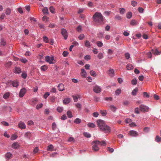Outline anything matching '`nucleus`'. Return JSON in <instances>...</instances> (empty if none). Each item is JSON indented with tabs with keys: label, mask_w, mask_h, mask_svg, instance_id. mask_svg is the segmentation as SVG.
<instances>
[{
	"label": "nucleus",
	"mask_w": 161,
	"mask_h": 161,
	"mask_svg": "<svg viewBox=\"0 0 161 161\" xmlns=\"http://www.w3.org/2000/svg\"><path fill=\"white\" fill-rule=\"evenodd\" d=\"M97 122L98 126L101 130L104 131L105 133H109L110 132V127L105 125L103 120L98 119L97 120Z\"/></svg>",
	"instance_id": "1"
},
{
	"label": "nucleus",
	"mask_w": 161,
	"mask_h": 161,
	"mask_svg": "<svg viewBox=\"0 0 161 161\" xmlns=\"http://www.w3.org/2000/svg\"><path fill=\"white\" fill-rule=\"evenodd\" d=\"M93 19L98 24L102 25L104 23L103 17L100 13H95L93 15Z\"/></svg>",
	"instance_id": "2"
},
{
	"label": "nucleus",
	"mask_w": 161,
	"mask_h": 161,
	"mask_svg": "<svg viewBox=\"0 0 161 161\" xmlns=\"http://www.w3.org/2000/svg\"><path fill=\"white\" fill-rule=\"evenodd\" d=\"M140 110L142 112H148L149 110V108L144 105H141L139 106Z\"/></svg>",
	"instance_id": "3"
},
{
	"label": "nucleus",
	"mask_w": 161,
	"mask_h": 161,
	"mask_svg": "<svg viewBox=\"0 0 161 161\" xmlns=\"http://www.w3.org/2000/svg\"><path fill=\"white\" fill-rule=\"evenodd\" d=\"M45 60L50 64H53L54 63L53 62L54 60V57L53 56L50 57L49 56H47L45 58Z\"/></svg>",
	"instance_id": "4"
},
{
	"label": "nucleus",
	"mask_w": 161,
	"mask_h": 161,
	"mask_svg": "<svg viewBox=\"0 0 161 161\" xmlns=\"http://www.w3.org/2000/svg\"><path fill=\"white\" fill-rule=\"evenodd\" d=\"M93 90L95 92L98 93L101 92V88L100 86L96 85L93 86Z\"/></svg>",
	"instance_id": "5"
},
{
	"label": "nucleus",
	"mask_w": 161,
	"mask_h": 161,
	"mask_svg": "<svg viewBox=\"0 0 161 161\" xmlns=\"http://www.w3.org/2000/svg\"><path fill=\"white\" fill-rule=\"evenodd\" d=\"M61 33L65 39L66 40L68 36V34L67 31L64 29L62 28L61 29Z\"/></svg>",
	"instance_id": "6"
},
{
	"label": "nucleus",
	"mask_w": 161,
	"mask_h": 161,
	"mask_svg": "<svg viewBox=\"0 0 161 161\" xmlns=\"http://www.w3.org/2000/svg\"><path fill=\"white\" fill-rule=\"evenodd\" d=\"M100 142L98 141H94L92 142V149H95V147H99Z\"/></svg>",
	"instance_id": "7"
},
{
	"label": "nucleus",
	"mask_w": 161,
	"mask_h": 161,
	"mask_svg": "<svg viewBox=\"0 0 161 161\" xmlns=\"http://www.w3.org/2000/svg\"><path fill=\"white\" fill-rule=\"evenodd\" d=\"M129 134L130 136H136L138 135L136 131L133 130L129 131Z\"/></svg>",
	"instance_id": "8"
},
{
	"label": "nucleus",
	"mask_w": 161,
	"mask_h": 161,
	"mask_svg": "<svg viewBox=\"0 0 161 161\" xmlns=\"http://www.w3.org/2000/svg\"><path fill=\"white\" fill-rule=\"evenodd\" d=\"M18 126L21 129H25L26 128V125L25 124L22 122H20L19 123Z\"/></svg>",
	"instance_id": "9"
},
{
	"label": "nucleus",
	"mask_w": 161,
	"mask_h": 161,
	"mask_svg": "<svg viewBox=\"0 0 161 161\" xmlns=\"http://www.w3.org/2000/svg\"><path fill=\"white\" fill-rule=\"evenodd\" d=\"M12 156V154L11 153H7L5 155V158L8 160L11 158Z\"/></svg>",
	"instance_id": "10"
},
{
	"label": "nucleus",
	"mask_w": 161,
	"mask_h": 161,
	"mask_svg": "<svg viewBox=\"0 0 161 161\" xmlns=\"http://www.w3.org/2000/svg\"><path fill=\"white\" fill-rule=\"evenodd\" d=\"M26 90L25 88H22L21 89L19 94V96L20 97H22L25 94Z\"/></svg>",
	"instance_id": "11"
},
{
	"label": "nucleus",
	"mask_w": 161,
	"mask_h": 161,
	"mask_svg": "<svg viewBox=\"0 0 161 161\" xmlns=\"http://www.w3.org/2000/svg\"><path fill=\"white\" fill-rule=\"evenodd\" d=\"M58 90L60 91H63L64 89V85L61 83L60 84L58 85Z\"/></svg>",
	"instance_id": "12"
},
{
	"label": "nucleus",
	"mask_w": 161,
	"mask_h": 161,
	"mask_svg": "<svg viewBox=\"0 0 161 161\" xmlns=\"http://www.w3.org/2000/svg\"><path fill=\"white\" fill-rule=\"evenodd\" d=\"M19 147V144L17 142H15L13 143L11 145V147L12 148L14 149H16L18 148Z\"/></svg>",
	"instance_id": "13"
},
{
	"label": "nucleus",
	"mask_w": 161,
	"mask_h": 161,
	"mask_svg": "<svg viewBox=\"0 0 161 161\" xmlns=\"http://www.w3.org/2000/svg\"><path fill=\"white\" fill-rule=\"evenodd\" d=\"M108 74L110 75L111 77H113L114 76V72L113 69H110L108 71Z\"/></svg>",
	"instance_id": "14"
},
{
	"label": "nucleus",
	"mask_w": 161,
	"mask_h": 161,
	"mask_svg": "<svg viewBox=\"0 0 161 161\" xmlns=\"http://www.w3.org/2000/svg\"><path fill=\"white\" fill-rule=\"evenodd\" d=\"M152 52L153 54H154L156 55H158L161 54V52H159L157 49H155L154 50L153 49L152 50Z\"/></svg>",
	"instance_id": "15"
},
{
	"label": "nucleus",
	"mask_w": 161,
	"mask_h": 161,
	"mask_svg": "<svg viewBox=\"0 0 161 161\" xmlns=\"http://www.w3.org/2000/svg\"><path fill=\"white\" fill-rule=\"evenodd\" d=\"M25 137L27 138H30L32 136L31 132H27L25 134Z\"/></svg>",
	"instance_id": "16"
},
{
	"label": "nucleus",
	"mask_w": 161,
	"mask_h": 161,
	"mask_svg": "<svg viewBox=\"0 0 161 161\" xmlns=\"http://www.w3.org/2000/svg\"><path fill=\"white\" fill-rule=\"evenodd\" d=\"M14 72L16 73H21V69L19 67H15L14 69Z\"/></svg>",
	"instance_id": "17"
},
{
	"label": "nucleus",
	"mask_w": 161,
	"mask_h": 161,
	"mask_svg": "<svg viewBox=\"0 0 161 161\" xmlns=\"http://www.w3.org/2000/svg\"><path fill=\"white\" fill-rule=\"evenodd\" d=\"M81 76L83 77H85L86 76V73L84 69H81Z\"/></svg>",
	"instance_id": "18"
},
{
	"label": "nucleus",
	"mask_w": 161,
	"mask_h": 161,
	"mask_svg": "<svg viewBox=\"0 0 161 161\" xmlns=\"http://www.w3.org/2000/svg\"><path fill=\"white\" fill-rule=\"evenodd\" d=\"M12 84L14 87H17L19 85L18 82L17 80H14L12 81Z\"/></svg>",
	"instance_id": "19"
},
{
	"label": "nucleus",
	"mask_w": 161,
	"mask_h": 161,
	"mask_svg": "<svg viewBox=\"0 0 161 161\" xmlns=\"http://www.w3.org/2000/svg\"><path fill=\"white\" fill-rule=\"evenodd\" d=\"M126 68L128 70H131L133 69V67L131 64H128L126 66Z\"/></svg>",
	"instance_id": "20"
},
{
	"label": "nucleus",
	"mask_w": 161,
	"mask_h": 161,
	"mask_svg": "<svg viewBox=\"0 0 161 161\" xmlns=\"http://www.w3.org/2000/svg\"><path fill=\"white\" fill-rule=\"evenodd\" d=\"M70 99L67 98L64 99L63 100V103L64 104H67L69 103L70 102Z\"/></svg>",
	"instance_id": "21"
},
{
	"label": "nucleus",
	"mask_w": 161,
	"mask_h": 161,
	"mask_svg": "<svg viewBox=\"0 0 161 161\" xmlns=\"http://www.w3.org/2000/svg\"><path fill=\"white\" fill-rule=\"evenodd\" d=\"M85 46L88 48L90 47L91 46L90 43L87 40H86L85 42Z\"/></svg>",
	"instance_id": "22"
},
{
	"label": "nucleus",
	"mask_w": 161,
	"mask_h": 161,
	"mask_svg": "<svg viewBox=\"0 0 161 161\" xmlns=\"http://www.w3.org/2000/svg\"><path fill=\"white\" fill-rule=\"evenodd\" d=\"M138 89L137 88H136L134 89L132 92L131 94L132 95L135 96L138 91Z\"/></svg>",
	"instance_id": "23"
},
{
	"label": "nucleus",
	"mask_w": 161,
	"mask_h": 161,
	"mask_svg": "<svg viewBox=\"0 0 161 161\" xmlns=\"http://www.w3.org/2000/svg\"><path fill=\"white\" fill-rule=\"evenodd\" d=\"M109 107L111 110L113 112H115L117 109V108L113 105H111Z\"/></svg>",
	"instance_id": "24"
},
{
	"label": "nucleus",
	"mask_w": 161,
	"mask_h": 161,
	"mask_svg": "<svg viewBox=\"0 0 161 161\" xmlns=\"http://www.w3.org/2000/svg\"><path fill=\"white\" fill-rule=\"evenodd\" d=\"M11 12V10L10 8H8L6 9L5 13L7 15H9L10 14Z\"/></svg>",
	"instance_id": "25"
},
{
	"label": "nucleus",
	"mask_w": 161,
	"mask_h": 161,
	"mask_svg": "<svg viewBox=\"0 0 161 161\" xmlns=\"http://www.w3.org/2000/svg\"><path fill=\"white\" fill-rule=\"evenodd\" d=\"M100 113L103 116H105L107 114L106 111L105 110H101Z\"/></svg>",
	"instance_id": "26"
},
{
	"label": "nucleus",
	"mask_w": 161,
	"mask_h": 161,
	"mask_svg": "<svg viewBox=\"0 0 161 161\" xmlns=\"http://www.w3.org/2000/svg\"><path fill=\"white\" fill-rule=\"evenodd\" d=\"M10 96L9 92H7L4 94L3 96V98L5 99H7Z\"/></svg>",
	"instance_id": "27"
},
{
	"label": "nucleus",
	"mask_w": 161,
	"mask_h": 161,
	"mask_svg": "<svg viewBox=\"0 0 161 161\" xmlns=\"http://www.w3.org/2000/svg\"><path fill=\"white\" fill-rule=\"evenodd\" d=\"M155 141L157 142H159L161 141V137H159L158 136H157L155 137Z\"/></svg>",
	"instance_id": "28"
},
{
	"label": "nucleus",
	"mask_w": 161,
	"mask_h": 161,
	"mask_svg": "<svg viewBox=\"0 0 161 161\" xmlns=\"http://www.w3.org/2000/svg\"><path fill=\"white\" fill-rule=\"evenodd\" d=\"M131 84L133 85H136L137 83V80L136 79H134L131 81Z\"/></svg>",
	"instance_id": "29"
},
{
	"label": "nucleus",
	"mask_w": 161,
	"mask_h": 161,
	"mask_svg": "<svg viewBox=\"0 0 161 161\" xmlns=\"http://www.w3.org/2000/svg\"><path fill=\"white\" fill-rule=\"evenodd\" d=\"M67 114L69 118H71L73 117L72 113L70 111L67 112Z\"/></svg>",
	"instance_id": "30"
},
{
	"label": "nucleus",
	"mask_w": 161,
	"mask_h": 161,
	"mask_svg": "<svg viewBox=\"0 0 161 161\" xmlns=\"http://www.w3.org/2000/svg\"><path fill=\"white\" fill-rule=\"evenodd\" d=\"M1 45L3 46H5L6 44V42L3 39H1L0 42Z\"/></svg>",
	"instance_id": "31"
},
{
	"label": "nucleus",
	"mask_w": 161,
	"mask_h": 161,
	"mask_svg": "<svg viewBox=\"0 0 161 161\" xmlns=\"http://www.w3.org/2000/svg\"><path fill=\"white\" fill-rule=\"evenodd\" d=\"M12 62L11 61H9L7 63L5 64V67H6L9 68L12 65Z\"/></svg>",
	"instance_id": "32"
},
{
	"label": "nucleus",
	"mask_w": 161,
	"mask_h": 161,
	"mask_svg": "<svg viewBox=\"0 0 161 161\" xmlns=\"http://www.w3.org/2000/svg\"><path fill=\"white\" fill-rule=\"evenodd\" d=\"M87 125L90 127L94 128L95 127V125L93 123H89Z\"/></svg>",
	"instance_id": "33"
},
{
	"label": "nucleus",
	"mask_w": 161,
	"mask_h": 161,
	"mask_svg": "<svg viewBox=\"0 0 161 161\" xmlns=\"http://www.w3.org/2000/svg\"><path fill=\"white\" fill-rule=\"evenodd\" d=\"M47 69V67L46 65H43L42 66L41 68V70L45 71Z\"/></svg>",
	"instance_id": "34"
},
{
	"label": "nucleus",
	"mask_w": 161,
	"mask_h": 161,
	"mask_svg": "<svg viewBox=\"0 0 161 161\" xmlns=\"http://www.w3.org/2000/svg\"><path fill=\"white\" fill-rule=\"evenodd\" d=\"M119 12L120 14H123L125 12V9L123 8H120L119 9Z\"/></svg>",
	"instance_id": "35"
},
{
	"label": "nucleus",
	"mask_w": 161,
	"mask_h": 161,
	"mask_svg": "<svg viewBox=\"0 0 161 161\" xmlns=\"http://www.w3.org/2000/svg\"><path fill=\"white\" fill-rule=\"evenodd\" d=\"M83 135L85 137L87 138H90L91 136V134L88 133L84 132Z\"/></svg>",
	"instance_id": "36"
},
{
	"label": "nucleus",
	"mask_w": 161,
	"mask_h": 161,
	"mask_svg": "<svg viewBox=\"0 0 161 161\" xmlns=\"http://www.w3.org/2000/svg\"><path fill=\"white\" fill-rule=\"evenodd\" d=\"M81 120L79 118L76 119L74 121V122L76 124H79L81 122Z\"/></svg>",
	"instance_id": "37"
},
{
	"label": "nucleus",
	"mask_w": 161,
	"mask_h": 161,
	"mask_svg": "<svg viewBox=\"0 0 161 161\" xmlns=\"http://www.w3.org/2000/svg\"><path fill=\"white\" fill-rule=\"evenodd\" d=\"M97 44L99 47H101L103 45V43L100 41L97 42Z\"/></svg>",
	"instance_id": "38"
},
{
	"label": "nucleus",
	"mask_w": 161,
	"mask_h": 161,
	"mask_svg": "<svg viewBox=\"0 0 161 161\" xmlns=\"http://www.w3.org/2000/svg\"><path fill=\"white\" fill-rule=\"evenodd\" d=\"M132 14L131 12H129L126 14V17L128 19H130L132 16Z\"/></svg>",
	"instance_id": "39"
},
{
	"label": "nucleus",
	"mask_w": 161,
	"mask_h": 161,
	"mask_svg": "<svg viewBox=\"0 0 161 161\" xmlns=\"http://www.w3.org/2000/svg\"><path fill=\"white\" fill-rule=\"evenodd\" d=\"M53 148V146L52 145H50L48 146L47 150L52 151Z\"/></svg>",
	"instance_id": "40"
},
{
	"label": "nucleus",
	"mask_w": 161,
	"mask_h": 161,
	"mask_svg": "<svg viewBox=\"0 0 161 161\" xmlns=\"http://www.w3.org/2000/svg\"><path fill=\"white\" fill-rule=\"evenodd\" d=\"M56 97L55 96H53L50 97V100L51 102L53 103L55 101Z\"/></svg>",
	"instance_id": "41"
},
{
	"label": "nucleus",
	"mask_w": 161,
	"mask_h": 161,
	"mask_svg": "<svg viewBox=\"0 0 161 161\" xmlns=\"http://www.w3.org/2000/svg\"><path fill=\"white\" fill-rule=\"evenodd\" d=\"M57 111L59 112H61L63 110V108L62 107H58L57 108Z\"/></svg>",
	"instance_id": "42"
},
{
	"label": "nucleus",
	"mask_w": 161,
	"mask_h": 161,
	"mask_svg": "<svg viewBox=\"0 0 161 161\" xmlns=\"http://www.w3.org/2000/svg\"><path fill=\"white\" fill-rule=\"evenodd\" d=\"M68 54L69 53L68 52L66 51H64L63 52L62 55L64 57H66L67 56Z\"/></svg>",
	"instance_id": "43"
},
{
	"label": "nucleus",
	"mask_w": 161,
	"mask_h": 161,
	"mask_svg": "<svg viewBox=\"0 0 161 161\" xmlns=\"http://www.w3.org/2000/svg\"><path fill=\"white\" fill-rule=\"evenodd\" d=\"M97 57L99 59H102L103 57V54L102 53H100L97 55Z\"/></svg>",
	"instance_id": "44"
},
{
	"label": "nucleus",
	"mask_w": 161,
	"mask_h": 161,
	"mask_svg": "<svg viewBox=\"0 0 161 161\" xmlns=\"http://www.w3.org/2000/svg\"><path fill=\"white\" fill-rule=\"evenodd\" d=\"M121 92V90L120 89H118L115 91V93L116 95H119Z\"/></svg>",
	"instance_id": "45"
},
{
	"label": "nucleus",
	"mask_w": 161,
	"mask_h": 161,
	"mask_svg": "<svg viewBox=\"0 0 161 161\" xmlns=\"http://www.w3.org/2000/svg\"><path fill=\"white\" fill-rule=\"evenodd\" d=\"M84 59L86 60H89L91 59V56L89 55H86L85 56Z\"/></svg>",
	"instance_id": "46"
},
{
	"label": "nucleus",
	"mask_w": 161,
	"mask_h": 161,
	"mask_svg": "<svg viewBox=\"0 0 161 161\" xmlns=\"http://www.w3.org/2000/svg\"><path fill=\"white\" fill-rule=\"evenodd\" d=\"M90 74L91 75L93 76H96V73L93 70L90 71Z\"/></svg>",
	"instance_id": "47"
},
{
	"label": "nucleus",
	"mask_w": 161,
	"mask_h": 161,
	"mask_svg": "<svg viewBox=\"0 0 161 161\" xmlns=\"http://www.w3.org/2000/svg\"><path fill=\"white\" fill-rule=\"evenodd\" d=\"M131 25H133L137 24L136 21L135 20H132L130 23Z\"/></svg>",
	"instance_id": "48"
},
{
	"label": "nucleus",
	"mask_w": 161,
	"mask_h": 161,
	"mask_svg": "<svg viewBox=\"0 0 161 161\" xmlns=\"http://www.w3.org/2000/svg\"><path fill=\"white\" fill-rule=\"evenodd\" d=\"M43 106V104L42 103H40L39 104H37L36 107V108L37 109H39L40 108L42 107Z\"/></svg>",
	"instance_id": "49"
},
{
	"label": "nucleus",
	"mask_w": 161,
	"mask_h": 161,
	"mask_svg": "<svg viewBox=\"0 0 161 161\" xmlns=\"http://www.w3.org/2000/svg\"><path fill=\"white\" fill-rule=\"evenodd\" d=\"M144 97L148 98L149 97V95L147 92H144L143 93Z\"/></svg>",
	"instance_id": "50"
},
{
	"label": "nucleus",
	"mask_w": 161,
	"mask_h": 161,
	"mask_svg": "<svg viewBox=\"0 0 161 161\" xmlns=\"http://www.w3.org/2000/svg\"><path fill=\"white\" fill-rule=\"evenodd\" d=\"M50 11L52 13L55 12V9L53 6H51L49 8Z\"/></svg>",
	"instance_id": "51"
},
{
	"label": "nucleus",
	"mask_w": 161,
	"mask_h": 161,
	"mask_svg": "<svg viewBox=\"0 0 161 161\" xmlns=\"http://www.w3.org/2000/svg\"><path fill=\"white\" fill-rule=\"evenodd\" d=\"M43 39L44 41L45 42L47 43L48 42V38L46 36H44Z\"/></svg>",
	"instance_id": "52"
},
{
	"label": "nucleus",
	"mask_w": 161,
	"mask_h": 161,
	"mask_svg": "<svg viewBox=\"0 0 161 161\" xmlns=\"http://www.w3.org/2000/svg\"><path fill=\"white\" fill-rule=\"evenodd\" d=\"M42 12L44 14H47L48 12L47 8H45L43 9Z\"/></svg>",
	"instance_id": "53"
},
{
	"label": "nucleus",
	"mask_w": 161,
	"mask_h": 161,
	"mask_svg": "<svg viewBox=\"0 0 161 161\" xmlns=\"http://www.w3.org/2000/svg\"><path fill=\"white\" fill-rule=\"evenodd\" d=\"M49 95L50 93L49 92H46L45 94L44 95L43 97L45 99H46Z\"/></svg>",
	"instance_id": "54"
},
{
	"label": "nucleus",
	"mask_w": 161,
	"mask_h": 161,
	"mask_svg": "<svg viewBox=\"0 0 161 161\" xmlns=\"http://www.w3.org/2000/svg\"><path fill=\"white\" fill-rule=\"evenodd\" d=\"M106 145V142L103 141L100 142V146H105Z\"/></svg>",
	"instance_id": "55"
},
{
	"label": "nucleus",
	"mask_w": 161,
	"mask_h": 161,
	"mask_svg": "<svg viewBox=\"0 0 161 161\" xmlns=\"http://www.w3.org/2000/svg\"><path fill=\"white\" fill-rule=\"evenodd\" d=\"M104 100L107 101H112V98L111 97H106L104 98Z\"/></svg>",
	"instance_id": "56"
},
{
	"label": "nucleus",
	"mask_w": 161,
	"mask_h": 161,
	"mask_svg": "<svg viewBox=\"0 0 161 161\" xmlns=\"http://www.w3.org/2000/svg\"><path fill=\"white\" fill-rule=\"evenodd\" d=\"M150 128L148 127H145L144 129L143 130L145 132H148L149 131Z\"/></svg>",
	"instance_id": "57"
},
{
	"label": "nucleus",
	"mask_w": 161,
	"mask_h": 161,
	"mask_svg": "<svg viewBox=\"0 0 161 161\" xmlns=\"http://www.w3.org/2000/svg\"><path fill=\"white\" fill-rule=\"evenodd\" d=\"M92 115L94 117H97L99 115V113L97 112H94L93 113Z\"/></svg>",
	"instance_id": "58"
},
{
	"label": "nucleus",
	"mask_w": 161,
	"mask_h": 161,
	"mask_svg": "<svg viewBox=\"0 0 161 161\" xmlns=\"http://www.w3.org/2000/svg\"><path fill=\"white\" fill-rule=\"evenodd\" d=\"M84 37L85 36L84 34H81L79 36L78 38L80 40H82L84 38Z\"/></svg>",
	"instance_id": "59"
},
{
	"label": "nucleus",
	"mask_w": 161,
	"mask_h": 161,
	"mask_svg": "<svg viewBox=\"0 0 161 161\" xmlns=\"http://www.w3.org/2000/svg\"><path fill=\"white\" fill-rule=\"evenodd\" d=\"M20 61L24 63H25L27 62V60L25 58H23L20 59Z\"/></svg>",
	"instance_id": "60"
},
{
	"label": "nucleus",
	"mask_w": 161,
	"mask_h": 161,
	"mask_svg": "<svg viewBox=\"0 0 161 161\" xmlns=\"http://www.w3.org/2000/svg\"><path fill=\"white\" fill-rule=\"evenodd\" d=\"M125 56L127 59H128L130 58V55L129 53H126L125 54Z\"/></svg>",
	"instance_id": "61"
},
{
	"label": "nucleus",
	"mask_w": 161,
	"mask_h": 161,
	"mask_svg": "<svg viewBox=\"0 0 161 161\" xmlns=\"http://www.w3.org/2000/svg\"><path fill=\"white\" fill-rule=\"evenodd\" d=\"M17 137V136L15 135H12L11 137V140H14L16 139Z\"/></svg>",
	"instance_id": "62"
},
{
	"label": "nucleus",
	"mask_w": 161,
	"mask_h": 161,
	"mask_svg": "<svg viewBox=\"0 0 161 161\" xmlns=\"http://www.w3.org/2000/svg\"><path fill=\"white\" fill-rule=\"evenodd\" d=\"M108 150L110 153H113L114 152V149L113 148H110V147H108Z\"/></svg>",
	"instance_id": "63"
},
{
	"label": "nucleus",
	"mask_w": 161,
	"mask_h": 161,
	"mask_svg": "<svg viewBox=\"0 0 161 161\" xmlns=\"http://www.w3.org/2000/svg\"><path fill=\"white\" fill-rule=\"evenodd\" d=\"M76 107L79 109H80L81 108V106L80 103H77L75 104Z\"/></svg>",
	"instance_id": "64"
}]
</instances>
